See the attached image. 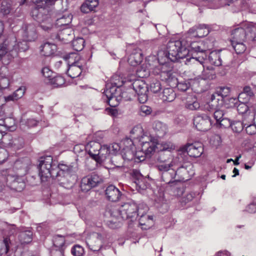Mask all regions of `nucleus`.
<instances>
[{
  "label": "nucleus",
  "mask_w": 256,
  "mask_h": 256,
  "mask_svg": "<svg viewBox=\"0 0 256 256\" xmlns=\"http://www.w3.org/2000/svg\"><path fill=\"white\" fill-rule=\"evenodd\" d=\"M231 34V42H244L246 37V32L244 28H238L232 32Z\"/></svg>",
  "instance_id": "nucleus-21"
},
{
  "label": "nucleus",
  "mask_w": 256,
  "mask_h": 256,
  "mask_svg": "<svg viewBox=\"0 0 256 256\" xmlns=\"http://www.w3.org/2000/svg\"><path fill=\"white\" fill-rule=\"evenodd\" d=\"M106 215L108 218L106 224L109 228L114 229L119 226L120 220L122 218L120 207H112L106 212Z\"/></svg>",
  "instance_id": "nucleus-11"
},
{
  "label": "nucleus",
  "mask_w": 256,
  "mask_h": 256,
  "mask_svg": "<svg viewBox=\"0 0 256 256\" xmlns=\"http://www.w3.org/2000/svg\"><path fill=\"white\" fill-rule=\"evenodd\" d=\"M141 146V150L146 157L150 158L156 147V143L150 136L143 134L138 139Z\"/></svg>",
  "instance_id": "nucleus-8"
},
{
  "label": "nucleus",
  "mask_w": 256,
  "mask_h": 256,
  "mask_svg": "<svg viewBox=\"0 0 256 256\" xmlns=\"http://www.w3.org/2000/svg\"><path fill=\"white\" fill-rule=\"evenodd\" d=\"M102 182V179L98 174H92L82 179L80 187L82 192H87Z\"/></svg>",
  "instance_id": "nucleus-10"
},
{
  "label": "nucleus",
  "mask_w": 256,
  "mask_h": 256,
  "mask_svg": "<svg viewBox=\"0 0 256 256\" xmlns=\"http://www.w3.org/2000/svg\"><path fill=\"white\" fill-rule=\"evenodd\" d=\"M216 108L217 107H212L211 106L210 102H209V108L211 109V110H209V114H212V117L216 121V123H218L220 120L223 118L224 115V112L222 110H216Z\"/></svg>",
  "instance_id": "nucleus-34"
},
{
  "label": "nucleus",
  "mask_w": 256,
  "mask_h": 256,
  "mask_svg": "<svg viewBox=\"0 0 256 256\" xmlns=\"http://www.w3.org/2000/svg\"><path fill=\"white\" fill-rule=\"evenodd\" d=\"M32 12L34 18L40 24V27L48 32L52 29L53 21L56 22V26L59 27L68 25L72 20V16L69 14H66L54 20V16H52L46 10L42 8H35Z\"/></svg>",
  "instance_id": "nucleus-2"
},
{
  "label": "nucleus",
  "mask_w": 256,
  "mask_h": 256,
  "mask_svg": "<svg viewBox=\"0 0 256 256\" xmlns=\"http://www.w3.org/2000/svg\"><path fill=\"white\" fill-rule=\"evenodd\" d=\"M38 168L42 182H46L49 178L52 177L60 186L68 188L72 186L73 184L68 180V178L76 172L78 166L76 162L70 164L60 163L56 167L53 162L52 157L48 156L40 158Z\"/></svg>",
  "instance_id": "nucleus-1"
},
{
  "label": "nucleus",
  "mask_w": 256,
  "mask_h": 256,
  "mask_svg": "<svg viewBox=\"0 0 256 256\" xmlns=\"http://www.w3.org/2000/svg\"><path fill=\"white\" fill-rule=\"evenodd\" d=\"M176 94L172 88H164L162 92L161 98L163 101L171 102L176 98Z\"/></svg>",
  "instance_id": "nucleus-30"
},
{
  "label": "nucleus",
  "mask_w": 256,
  "mask_h": 256,
  "mask_svg": "<svg viewBox=\"0 0 256 256\" xmlns=\"http://www.w3.org/2000/svg\"><path fill=\"white\" fill-rule=\"evenodd\" d=\"M42 74L44 76L48 78V80L50 78L52 77V72L50 70L48 67H44L42 70Z\"/></svg>",
  "instance_id": "nucleus-61"
},
{
  "label": "nucleus",
  "mask_w": 256,
  "mask_h": 256,
  "mask_svg": "<svg viewBox=\"0 0 256 256\" xmlns=\"http://www.w3.org/2000/svg\"><path fill=\"white\" fill-rule=\"evenodd\" d=\"M175 173L176 177L178 176V183L180 181H184L188 180L186 177L188 174V170L186 168L183 166H180L177 168L176 170H175Z\"/></svg>",
  "instance_id": "nucleus-35"
},
{
  "label": "nucleus",
  "mask_w": 256,
  "mask_h": 256,
  "mask_svg": "<svg viewBox=\"0 0 256 256\" xmlns=\"http://www.w3.org/2000/svg\"><path fill=\"white\" fill-rule=\"evenodd\" d=\"M110 154L108 146H101V148L98 152V156L96 158V161L100 164L102 163L106 160Z\"/></svg>",
  "instance_id": "nucleus-24"
},
{
  "label": "nucleus",
  "mask_w": 256,
  "mask_h": 256,
  "mask_svg": "<svg viewBox=\"0 0 256 256\" xmlns=\"http://www.w3.org/2000/svg\"><path fill=\"white\" fill-rule=\"evenodd\" d=\"M148 210V208L146 206L144 205L141 211L140 218L139 219L140 225L143 226L142 228L144 230L149 228L152 224V218L150 216L146 214Z\"/></svg>",
  "instance_id": "nucleus-17"
},
{
  "label": "nucleus",
  "mask_w": 256,
  "mask_h": 256,
  "mask_svg": "<svg viewBox=\"0 0 256 256\" xmlns=\"http://www.w3.org/2000/svg\"><path fill=\"white\" fill-rule=\"evenodd\" d=\"M105 194L107 199L112 202L118 201L122 196L120 190L114 185H110L106 188Z\"/></svg>",
  "instance_id": "nucleus-16"
},
{
  "label": "nucleus",
  "mask_w": 256,
  "mask_h": 256,
  "mask_svg": "<svg viewBox=\"0 0 256 256\" xmlns=\"http://www.w3.org/2000/svg\"><path fill=\"white\" fill-rule=\"evenodd\" d=\"M25 92V88L24 87H20L17 89L12 94L8 96H4V102H7L10 101L16 100L24 96Z\"/></svg>",
  "instance_id": "nucleus-27"
},
{
  "label": "nucleus",
  "mask_w": 256,
  "mask_h": 256,
  "mask_svg": "<svg viewBox=\"0 0 256 256\" xmlns=\"http://www.w3.org/2000/svg\"><path fill=\"white\" fill-rule=\"evenodd\" d=\"M48 82L54 87L57 88L64 85L65 83V80L62 76L58 75L52 76L50 78Z\"/></svg>",
  "instance_id": "nucleus-38"
},
{
  "label": "nucleus",
  "mask_w": 256,
  "mask_h": 256,
  "mask_svg": "<svg viewBox=\"0 0 256 256\" xmlns=\"http://www.w3.org/2000/svg\"><path fill=\"white\" fill-rule=\"evenodd\" d=\"M246 124H247L244 123V122H241L239 120L234 121L233 122H232L230 127L233 132L239 133L242 131L244 128L246 126Z\"/></svg>",
  "instance_id": "nucleus-41"
},
{
  "label": "nucleus",
  "mask_w": 256,
  "mask_h": 256,
  "mask_svg": "<svg viewBox=\"0 0 256 256\" xmlns=\"http://www.w3.org/2000/svg\"><path fill=\"white\" fill-rule=\"evenodd\" d=\"M10 84V80L8 78L4 77L0 80V90L8 88Z\"/></svg>",
  "instance_id": "nucleus-60"
},
{
  "label": "nucleus",
  "mask_w": 256,
  "mask_h": 256,
  "mask_svg": "<svg viewBox=\"0 0 256 256\" xmlns=\"http://www.w3.org/2000/svg\"><path fill=\"white\" fill-rule=\"evenodd\" d=\"M20 238L22 242L28 243L32 239V234L30 232H22L20 234Z\"/></svg>",
  "instance_id": "nucleus-51"
},
{
  "label": "nucleus",
  "mask_w": 256,
  "mask_h": 256,
  "mask_svg": "<svg viewBox=\"0 0 256 256\" xmlns=\"http://www.w3.org/2000/svg\"><path fill=\"white\" fill-rule=\"evenodd\" d=\"M233 48L238 54L243 53L246 50V46L243 42H231Z\"/></svg>",
  "instance_id": "nucleus-42"
},
{
  "label": "nucleus",
  "mask_w": 256,
  "mask_h": 256,
  "mask_svg": "<svg viewBox=\"0 0 256 256\" xmlns=\"http://www.w3.org/2000/svg\"><path fill=\"white\" fill-rule=\"evenodd\" d=\"M210 144L214 148H217L222 142L221 138L218 134H214L211 136L210 142Z\"/></svg>",
  "instance_id": "nucleus-46"
},
{
  "label": "nucleus",
  "mask_w": 256,
  "mask_h": 256,
  "mask_svg": "<svg viewBox=\"0 0 256 256\" xmlns=\"http://www.w3.org/2000/svg\"><path fill=\"white\" fill-rule=\"evenodd\" d=\"M84 252V248L79 244L74 246L71 249V253L74 256H82Z\"/></svg>",
  "instance_id": "nucleus-45"
},
{
  "label": "nucleus",
  "mask_w": 256,
  "mask_h": 256,
  "mask_svg": "<svg viewBox=\"0 0 256 256\" xmlns=\"http://www.w3.org/2000/svg\"><path fill=\"white\" fill-rule=\"evenodd\" d=\"M110 162L114 166L120 168L122 166L123 158L120 154L114 155L110 158Z\"/></svg>",
  "instance_id": "nucleus-43"
},
{
  "label": "nucleus",
  "mask_w": 256,
  "mask_h": 256,
  "mask_svg": "<svg viewBox=\"0 0 256 256\" xmlns=\"http://www.w3.org/2000/svg\"><path fill=\"white\" fill-rule=\"evenodd\" d=\"M160 77L162 80L168 83L176 80L172 70L162 71L160 72Z\"/></svg>",
  "instance_id": "nucleus-37"
},
{
  "label": "nucleus",
  "mask_w": 256,
  "mask_h": 256,
  "mask_svg": "<svg viewBox=\"0 0 256 256\" xmlns=\"http://www.w3.org/2000/svg\"><path fill=\"white\" fill-rule=\"evenodd\" d=\"M106 90L104 92L106 96V101L112 107H115L118 104V100L121 98L128 101L132 100L134 95L132 88L121 89V84H118L116 82L107 84Z\"/></svg>",
  "instance_id": "nucleus-3"
},
{
  "label": "nucleus",
  "mask_w": 256,
  "mask_h": 256,
  "mask_svg": "<svg viewBox=\"0 0 256 256\" xmlns=\"http://www.w3.org/2000/svg\"><path fill=\"white\" fill-rule=\"evenodd\" d=\"M22 35L24 39L28 41H33L36 38V26L34 24L25 25L22 30Z\"/></svg>",
  "instance_id": "nucleus-18"
},
{
  "label": "nucleus",
  "mask_w": 256,
  "mask_h": 256,
  "mask_svg": "<svg viewBox=\"0 0 256 256\" xmlns=\"http://www.w3.org/2000/svg\"><path fill=\"white\" fill-rule=\"evenodd\" d=\"M4 29V24L0 21V61L10 49L8 40L2 34Z\"/></svg>",
  "instance_id": "nucleus-14"
},
{
  "label": "nucleus",
  "mask_w": 256,
  "mask_h": 256,
  "mask_svg": "<svg viewBox=\"0 0 256 256\" xmlns=\"http://www.w3.org/2000/svg\"><path fill=\"white\" fill-rule=\"evenodd\" d=\"M98 5V0H86L81 7V11L84 13H88L94 10Z\"/></svg>",
  "instance_id": "nucleus-26"
},
{
  "label": "nucleus",
  "mask_w": 256,
  "mask_h": 256,
  "mask_svg": "<svg viewBox=\"0 0 256 256\" xmlns=\"http://www.w3.org/2000/svg\"><path fill=\"white\" fill-rule=\"evenodd\" d=\"M176 158L172 160L168 164L160 163V164H157L156 167L157 169L161 172V174L164 173V172H166L177 165L176 162Z\"/></svg>",
  "instance_id": "nucleus-36"
},
{
  "label": "nucleus",
  "mask_w": 256,
  "mask_h": 256,
  "mask_svg": "<svg viewBox=\"0 0 256 256\" xmlns=\"http://www.w3.org/2000/svg\"><path fill=\"white\" fill-rule=\"evenodd\" d=\"M132 91L138 94V100L140 103H144L148 99L147 84L142 80H136L132 84Z\"/></svg>",
  "instance_id": "nucleus-9"
},
{
  "label": "nucleus",
  "mask_w": 256,
  "mask_h": 256,
  "mask_svg": "<svg viewBox=\"0 0 256 256\" xmlns=\"http://www.w3.org/2000/svg\"><path fill=\"white\" fill-rule=\"evenodd\" d=\"M152 112V108L146 105H142L140 108V114L142 116L150 115Z\"/></svg>",
  "instance_id": "nucleus-52"
},
{
  "label": "nucleus",
  "mask_w": 256,
  "mask_h": 256,
  "mask_svg": "<svg viewBox=\"0 0 256 256\" xmlns=\"http://www.w3.org/2000/svg\"><path fill=\"white\" fill-rule=\"evenodd\" d=\"M186 107L190 110H196L200 108V104L198 102H194L192 103L188 102L186 104Z\"/></svg>",
  "instance_id": "nucleus-62"
},
{
  "label": "nucleus",
  "mask_w": 256,
  "mask_h": 256,
  "mask_svg": "<svg viewBox=\"0 0 256 256\" xmlns=\"http://www.w3.org/2000/svg\"><path fill=\"white\" fill-rule=\"evenodd\" d=\"M84 40L82 38H78L72 42V46L74 50L76 52L82 50L84 46Z\"/></svg>",
  "instance_id": "nucleus-40"
},
{
  "label": "nucleus",
  "mask_w": 256,
  "mask_h": 256,
  "mask_svg": "<svg viewBox=\"0 0 256 256\" xmlns=\"http://www.w3.org/2000/svg\"><path fill=\"white\" fill-rule=\"evenodd\" d=\"M144 204L138 206L134 202H128L121 205L120 206V212H121V217L122 220L136 218L137 216L141 214L142 210V207L144 206Z\"/></svg>",
  "instance_id": "nucleus-7"
},
{
  "label": "nucleus",
  "mask_w": 256,
  "mask_h": 256,
  "mask_svg": "<svg viewBox=\"0 0 256 256\" xmlns=\"http://www.w3.org/2000/svg\"><path fill=\"white\" fill-rule=\"evenodd\" d=\"M197 32V26H196L191 28L186 32V38L188 39L193 38H198V34Z\"/></svg>",
  "instance_id": "nucleus-54"
},
{
  "label": "nucleus",
  "mask_w": 256,
  "mask_h": 256,
  "mask_svg": "<svg viewBox=\"0 0 256 256\" xmlns=\"http://www.w3.org/2000/svg\"><path fill=\"white\" fill-rule=\"evenodd\" d=\"M143 132L140 126H135L130 131L131 137L134 140H138L139 138V134H141Z\"/></svg>",
  "instance_id": "nucleus-49"
},
{
  "label": "nucleus",
  "mask_w": 256,
  "mask_h": 256,
  "mask_svg": "<svg viewBox=\"0 0 256 256\" xmlns=\"http://www.w3.org/2000/svg\"><path fill=\"white\" fill-rule=\"evenodd\" d=\"M174 149V146L171 142L162 143L160 145V150H168L171 152L172 150Z\"/></svg>",
  "instance_id": "nucleus-55"
},
{
  "label": "nucleus",
  "mask_w": 256,
  "mask_h": 256,
  "mask_svg": "<svg viewBox=\"0 0 256 256\" xmlns=\"http://www.w3.org/2000/svg\"><path fill=\"white\" fill-rule=\"evenodd\" d=\"M100 148V144L94 141L90 142L85 146L86 151L88 152L90 156L95 160L98 156V152Z\"/></svg>",
  "instance_id": "nucleus-20"
},
{
  "label": "nucleus",
  "mask_w": 256,
  "mask_h": 256,
  "mask_svg": "<svg viewBox=\"0 0 256 256\" xmlns=\"http://www.w3.org/2000/svg\"><path fill=\"white\" fill-rule=\"evenodd\" d=\"M208 116L204 114L198 116L194 118V124L199 131L206 132L207 130Z\"/></svg>",
  "instance_id": "nucleus-19"
},
{
  "label": "nucleus",
  "mask_w": 256,
  "mask_h": 256,
  "mask_svg": "<svg viewBox=\"0 0 256 256\" xmlns=\"http://www.w3.org/2000/svg\"><path fill=\"white\" fill-rule=\"evenodd\" d=\"M65 58L68 60L66 74L72 78L78 77L85 66L84 60L81 59L78 54L76 52L70 53Z\"/></svg>",
  "instance_id": "nucleus-5"
},
{
  "label": "nucleus",
  "mask_w": 256,
  "mask_h": 256,
  "mask_svg": "<svg viewBox=\"0 0 256 256\" xmlns=\"http://www.w3.org/2000/svg\"><path fill=\"white\" fill-rule=\"evenodd\" d=\"M152 128L159 138L164 136L166 132V126L161 122L155 121L152 124Z\"/></svg>",
  "instance_id": "nucleus-25"
},
{
  "label": "nucleus",
  "mask_w": 256,
  "mask_h": 256,
  "mask_svg": "<svg viewBox=\"0 0 256 256\" xmlns=\"http://www.w3.org/2000/svg\"><path fill=\"white\" fill-rule=\"evenodd\" d=\"M50 256H64L63 248H53L50 251Z\"/></svg>",
  "instance_id": "nucleus-57"
},
{
  "label": "nucleus",
  "mask_w": 256,
  "mask_h": 256,
  "mask_svg": "<svg viewBox=\"0 0 256 256\" xmlns=\"http://www.w3.org/2000/svg\"><path fill=\"white\" fill-rule=\"evenodd\" d=\"M28 40L25 39L22 42H18L16 44L14 45L13 44H10L8 42V45L10 49L8 51L15 50L16 51L18 52H25L28 48V46L27 42Z\"/></svg>",
  "instance_id": "nucleus-32"
},
{
  "label": "nucleus",
  "mask_w": 256,
  "mask_h": 256,
  "mask_svg": "<svg viewBox=\"0 0 256 256\" xmlns=\"http://www.w3.org/2000/svg\"><path fill=\"white\" fill-rule=\"evenodd\" d=\"M72 30L70 28L63 30L57 35L56 38L60 39L64 43H68L72 38V36L70 34Z\"/></svg>",
  "instance_id": "nucleus-33"
},
{
  "label": "nucleus",
  "mask_w": 256,
  "mask_h": 256,
  "mask_svg": "<svg viewBox=\"0 0 256 256\" xmlns=\"http://www.w3.org/2000/svg\"><path fill=\"white\" fill-rule=\"evenodd\" d=\"M172 152L168 150H159L156 160L160 163H166L172 160Z\"/></svg>",
  "instance_id": "nucleus-31"
},
{
  "label": "nucleus",
  "mask_w": 256,
  "mask_h": 256,
  "mask_svg": "<svg viewBox=\"0 0 256 256\" xmlns=\"http://www.w3.org/2000/svg\"><path fill=\"white\" fill-rule=\"evenodd\" d=\"M137 74L140 77H146L148 76L149 72L146 69L143 68H138L136 70Z\"/></svg>",
  "instance_id": "nucleus-63"
},
{
  "label": "nucleus",
  "mask_w": 256,
  "mask_h": 256,
  "mask_svg": "<svg viewBox=\"0 0 256 256\" xmlns=\"http://www.w3.org/2000/svg\"><path fill=\"white\" fill-rule=\"evenodd\" d=\"M143 59L142 54L140 50L132 52L128 58V62L133 66H136L141 63Z\"/></svg>",
  "instance_id": "nucleus-23"
},
{
  "label": "nucleus",
  "mask_w": 256,
  "mask_h": 256,
  "mask_svg": "<svg viewBox=\"0 0 256 256\" xmlns=\"http://www.w3.org/2000/svg\"><path fill=\"white\" fill-rule=\"evenodd\" d=\"M132 177L137 188L142 190L147 188L149 184L146 182V178L138 170L132 171Z\"/></svg>",
  "instance_id": "nucleus-15"
},
{
  "label": "nucleus",
  "mask_w": 256,
  "mask_h": 256,
  "mask_svg": "<svg viewBox=\"0 0 256 256\" xmlns=\"http://www.w3.org/2000/svg\"><path fill=\"white\" fill-rule=\"evenodd\" d=\"M12 10V0H1L0 1V14L3 16L10 14Z\"/></svg>",
  "instance_id": "nucleus-28"
},
{
  "label": "nucleus",
  "mask_w": 256,
  "mask_h": 256,
  "mask_svg": "<svg viewBox=\"0 0 256 256\" xmlns=\"http://www.w3.org/2000/svg\"><path fill=\"white\" fill-rule=\"evenodd\" d=\"M56 46L54 44L46 42L40 46V52L42 55L50 56L54 54L56 50Z\"/></svg>",
  "instance_id": "nucleus-22"
},
{
  "label": "nucleus",
  "mask_w": 256,
  "mask_h": 256,
  "mask_svg": "<svg viewBox=\"0 0 256 256\" xmlns=\"http://www.w3.org/2000/svg\"><path fill=\"white\" fill-rule=\"evenodd\" d=\"M246 210L250 213H254L256 212V200H254L252 203L247 206Z\"/></svg>",
  "instance_id": "nucleus-64"
},
{
  "label": "nucleus",
  "mask_w": 256,
  "mask_h": 256,
  "mask_svg": "<svg viewBox=\"0 0 256 256\" xmlns=\"http://www.w3.org/2000/svg\"><path fill=\"white\" fill-rule=\"evenodd\" d=\"M158 60L160 64H164L169 60L170 61V58L167 51L160 50L158 53Z\"/></svg>",
  "instance_id": "nucleus-39"
},
{
  "label": "nucleus",
  "mask_w": 256,
  "mask_h": 256,
  "mask_svg": "<svg viewBox=\"0 0 256 256\" xmlns=\"http://www.w3.org/2000/svg\"><path fill=\"white\" fill-rule=\"evenodd\" d=\"M232 122L227 118H222L218 123H215L214 124L218 128H226L230 126Z\"/></svg>",
  "instance_id": "nucleus-47"
},
{
  "label": "nucleus",
  "mask_w": 256,
  "mask_h": 256,
  "mask_svg": "<svg viewBox=\"0 0 256 256\" xmlns=\"http://www.w3.org/2000/svg\"><path fill=\"white\" fill-rule=\"evenodd\" d=\"M150 90L154 93H158L161 90V84L158 80H154L150 85Z\"/></svg>",
  "instance_id": "nucleus-50"
},
{
  "label": "nucleus",
  "mask_w": 256,
  "mask_h": 256,
  "mask_svg": "<svg viewBox=\"0 0 256 256\" xmlns=\"http://www.w3.org/2000/svg\"><path fill=\"white\" fill-rule=\"evenodd\" d=\"M180 151L186 152L190 157L198 158L204 152L203 145L199 142L192 144H187L186 146L180 148Z\"/></svg>",
  "instance_id": "nucleus-12"
},
{
  "label": "nucleus",
  "mask_w": 256,
  "mask_h": 256,
  "mask_svg": "<svg viewBox=\"0 0 256 256\" xmlns=\"http://www.w3.org/2000/svg\"><path fill=\"white\" fill-rule=\"evenodd\" d=\"M230 92V89L228 87H221L217 89L216 91L211 95L210 102L212 107H218L219 101L228 96Z\"/></svg>",
  "instance_id": "nucleus-13"
},
{
  "label": "nucleus",
  "mask_w": 256,
  "mask_h": 256,
  "mask_svg": "<svg viewBox=\"0 0 256 256\" xmlns=\"http://www.w3.org/2000/svg\"><path fill=\"white\" fill-rule=\"evenodd\" d=\"M246 126V131L250 135H252L256 134V124H247Z\"/></svg>",
  "instance_id": "nucleus-56"
},
{
  "label": "nucleus",
  "mask_w": 256,
  "mask_h": 256,
  "mask_svg": "<svg viewBox=\"0 0 256 256\" xmlns=\"http://www.w3.org/2000/svg\"><path fill=\"white\" fill-rule=\"evenodd\" d=\"M38 122L34 118H30L27 120L22 119L21 122V126H26L28 128L35 126L37 125Z\"/></svg>",
  "instance_id": "nucleus-48"
},
{
  "label": "nucleus",
  "mask_w": 256,
  "mask_h": 256,
  "mask_svg": "<svg viewBox=\"0 0 256 256\" xmlns=\"http://www.w3.org/2000/svg\"><path fill=\"white\" fill-rule=\"evenodd\" d=\"M220 50H214L209 54V64L218 66L222 65V60L220 55Z\"/></svg>",
  "instance_id": "nucleus-29"
},
{
  "label": "nucleus",
  "mask_w": 256,
  "mask_h": 256,
  "mask_svg": "<svg viewBox=\"0 0 256 256\" xmlns=\"http://www.w3.org/2000/svg\"><path fill=\"white\" fill-rule=\"evenodd\" d=\"M244 30L246 32V36H248L250 34H252L256 32V26H254L252 24H248ZM250 36L252 38L253 36L251 35Z\"/></svg>",
  "instance_id": "nucleus-59"
},
{
  "label": "nucleus",
  "mask_w": 256,
  "mask_h": 256,
  "mask_svg": "<svg viewBox=\"0 0 256 256\" xmlns=\"http://www.w3.org/2000/svg\"><path fill=\"white\" fill-rule=\"evenodd\" d=\"M175 178L176 176L174 168L166 172L161 174L162 180L168 184L167 188L172 191L173 195L180 196L183 193V190L178 186V180H173Z\"/></svg>",
  "instance_id": "nucleus-6"
},
{
  "label": "nucleus",
  "mask_w": 256,
  "mask_h": 256,
  "mask_svg": "<svg viewBox=\"0 0 256 256\" xmlns=\"http://www.w3.org/2000/svg\"><path fill=\"white\" fill-rule=\"evenodd\" d=\"M246 104V100H244L237 106V110L239 114H244L248 110V106Z\"/></svg>",
  "instance_id": "nucleus-53"
},
{
  "label": "nucleus",
  "mask_w": 256,
  "mask_h": 256,
  "mask_svg": "<svg viewBox=\"0 0 256 256\" xmlns=\"http://www.w3.org/2000/svg\"><path fill=\"white\" fill-rule=\"evenodd\" d=\"M108 149H110V154L116 155V153L118 152L120 148V146L117 143H114L112 145L108 146Z\"/></svg>",
  "instance_id": "nucleus-58"
},
{
  "label": "nucleus",
  "mask_w": 256,
  "mask_h": 256,
  "mask_svg": "<svg viewBox=\"0 0 256 256\" xmlns=\"http://www.w3.org/2000/svg\"><path fill=\"white\" fill-rule=\"evenodd\" d=\"M53 242L54 248H63L62 247L65 243L64 238L62 236L58 235L54 237Z\"/></svg>",
  "instance_id": "nucleus-44"
},
{
  "label": "nucleus",
  "mask_w": 256,
  "mask_h": 256,
  "mask_svg": "<svg viewBox=\"0 0 256 256\" xmlns=\"http://www.w3.org/2000/svg\"><path fill=\"white\" fill-rule=\"evenodd\" d=\"M166 48L171 62H176L180 59L186 58L184 62L186 64H188L192 61H197V59L194 57L188 58L189 50L182 45L180 40L169 42Z\"/></svg>",
  "instance_id": "nucleus-4"
}]
</instances>
